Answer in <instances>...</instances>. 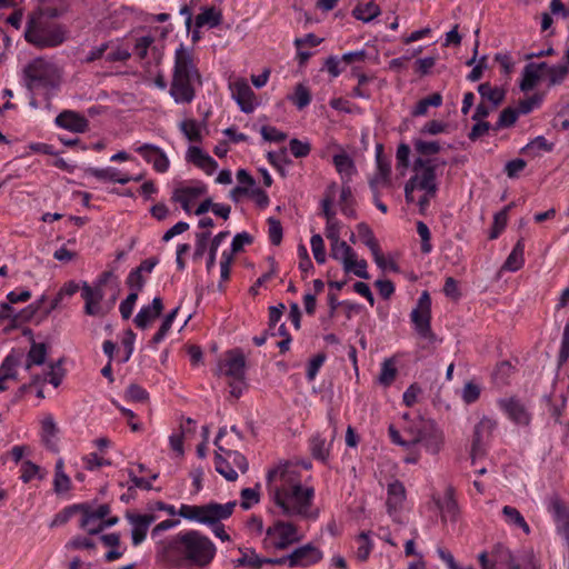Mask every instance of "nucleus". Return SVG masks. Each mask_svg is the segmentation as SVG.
I'll list each match as a JSON object with an SVG mask.
<instances>
[{
  "instance_id": "1",
  "label": "nucleus",
  "mask_w": 569,
  "mask_h": 569,
  "mask_svg": "<svg viewBox=\"0 0 569 569\" xmlns=\"http://www.w3.org/2000/svg\"><path fill=\"white\" fill-rule=\"evenodd\" d=\"M216 553V545L209 537L198 530H188L163 541L158 557L173 568L183 563L204 568L213 561Z\"/></svg>"
},
{
  "instance_id": "2",
  "label": "nucleus",
  "mask_w": 569,
  "mask_h": 569,
  "mask_svg": "<svg viewBox=\"0 0 569 569\" xmlns=\"http://www.w3.org/2000/svg\"><path fill=\"white\" fill-rule=\"evenodd\" d=\"M288 467V462H284L267 472V486L273 502L281 508L283 516H301L316 519L318 513L309 512L315 498V489L312 487H302L300 482L292 485L290 488L272 486L277 478L282 481L286 480Z\"/></svg>"
},
{
  "instance_id": "3",
  "label": "nucleus",
  "mask_w": 569,
  "mask_h": 569,
  "mask_svg": "<svg viewBox=\"0 0 569 569\" xmlns=\"http://www.w3.org/2000/svg\"><path fill=\"white\" fill-rule=\"evenodd\" d=\"M199 87H202V77L194 62L192 50L180 44L174 52L169 93L176 103L189 104L196 98L197 88Z\"/></svg>"
},
{
  "instance_id": "4",
  "label": "nucleus",
  "mask_w": 569,
  "mask_h": 569,
  "mask_svg": "<svg viewBox=\"0 0 569 569\" xmlns=\"http://www.w3.org/2000/svg\"><path fill=\"white\" fill-rule=\"evenodd\" d=\"M23 37L29 44L43 50L61 46L67 40L68 30L66 26L46 17L40 9L28 16Z\"/></svg>"
},
{
  "instance_id": "5",
  "label": "nucleus",
  "mask_w": 569,
  "mask_h": 569,
  "mask_svg": "<svg viewBox=\"0 0 569 569\" xmlns=\"http://www.w3.org/2000/svg\"><path fill=\"white\" fill-rule=\"evenodd\" d=\"M236 506V500L224 505L213 501L200 506L182 503L177 513L186 520L196 521L201 525H214L230 518Z\"/></svg>"
},
{
  "instance_id": "6",
  "label": "nucleus",
  "mask_w": 569,
  "mask_h": 569,
  "mask_svg": "<svg viewBox=\"0 0 569 569\" xmlns=\"http://www.w3.org/2000/svg\"><path fill=\"white\" fill-rule=\"evenodd\" d=\"M246 358H219L214 375L223 377L230 388V395L236 399L240 398L247 389Z\"/></svg>"
},
{
  "instance_id": "7",
  "label": "nucleus",
  "mask_w": 569,
  "mask_h": 569,
  "mask_svg": "<svg viewBox=\"0 0 569 569\" xmlns=\"http://www.w3.org/2000/svg\"><path fill=\"white\" fill-rule=\"evenodd\" d=\"M413 171L416 172L410 179H416L413 186L417 189L423 190L431 197H436L438 191L436 169L437 166L431 159L418 157L413 161Z\"/></svg>"
},
{
  "instance_id": "8",
  "label": "nucleus",
  "mask_w": 569,
  "mask_h": 569,
  "mask_svg": "<svg viewBox=\"0 0 569 569\" xmlns=\"http://www.w3.org/2000/svg\"><path fill=\"white\" fill-rule=\"evenodd\" d=\"M53 66L43 58H36L23 69L26 87L33 91L39 87H48L52 81Z\"/></svg>"
},
{
  "instance_id": "9",
  "label": "nucleus",
  "mask_w": 569,
  "mask_h": 569,
  "mask_svg": "<svg viewBox=\"0 0 569 569\" xmlns=\"http://www.w3.org/2000/svg\"><path fill=\"white\" fill-rule=\"evenodd\" d=\"M266 535L269 538L277 536V539L272 541V546L278 550H284L302 539L295 523L282 520H277L272 526L268 527Z\"/></svg>"
},
{
  "instance_id": "10",
  "label": "nucleus",
  "mask_w": 569,
  "mask_h": 569,
  "mask_svg": "<svg viewBox=\"0 0 569 569\" xmlns=\"http://www.w3.org/2000/svg\"><path fill=\"white\" fill-rule=\"evenodd\" d=\"M47 358H28L26 363L27 369H31L33 366H46L42 373L32 375V385H41L43 386L47 381H49L53 387H59L62 382L63 370L61 369V365L63 358H59L54 363H46Z\"/></svg>"
},
{
  "instance_id": "11",
  "label": "nucleus",
  "mask_w": 569,
  "mask_h": 569,
  "mask_svg": "<svg viewBox=\"0 0 569 569\" xmlns=\"http://www.w3.org/2000/svg\"><path fill=\"white\" fill-rule=\"evenodd\" d=\"M112 271H104L100 274L99 283L92 288L87 282H83L81 288V297L84 300V312L88 316H104L99 306L103 298L101 286L112 277Z\"/></svg>"
},
{
  "instance_id": "12",
  "label": "nucleus",
  "mask_w": 569,
  "mask_h": 569,
  "mask_svg": "<svg viewBox=\"0 0 569 569\" xmlns=\"http://www.w3.org/2000/svg\"><path fill=\"white\" fill-rule=\"evenodd\" d=\"M411 321L415 325L417 332L428 338L432 335L431 332V298L428 291H423L418 299L416 308L411 311Z\"/></svg>"
},
{
  "instance_id": "13",
  "label": "nucleus",
  "mask_w": 569,
  "mask_h": 569,
  "mask_svg": "<svg viewBox=\"0 0 569 569\" xmlns=\"http://www.w3.org/2000/svg\"><path fill=\"white\" fill-rule=\"evenodd\" d=\"M290 558V568L295 567H309L318 563L322 558V551L311 542L296 548L291 553L287 555Z\"/></svg>"
},
{
  "instance_id": "14",
  "label": "nucleus",
  "mask_w": 569,
  "mask_h": 569,
  "mask_svg": "<svg viewBox=\"0 0 569 569\" xmlns=\"http://www.w3.org/2000/svg\"><path fill=\"white\" fill-rule=\"evenodd\" d=\"M126 518L133 527L131 530L133 546H139L144 541L150 525L157 519L153 513L139 515L130 511H127Z\"/></svg>"
},
{
  "instance_id": "15",
  "label": "nucleus",
  "mask_w": 569,
  "mask_h": 569,
  "mask_svg": "<svg viewBox=\"0 0 569 569\" xmlns=\"http://www.w3.org/2000/svg\"><path fill=\"white\" fill-rule=\"evenodd\" d=\"M500 409L517 425L528 426L531 416L526 406L516 397L500 399L498 401Z\"/></svg>"
},
{
  "instance_id": "16",
  "label": "nucleus",
  "mask_w": 569,
  "mask_h": 569,
  "mask_svg": "<svg viewBox=\"0 0 569 569\" xmlns=\"http://www.w3.org/2000/svg\"><path fill=\"white\" fill-rule=\"evenodd\" d=\"M549 510L552 512L557 532L569 546V507L558 497L550 501Z\"/></svg>"
},
{
  "instance_id": "17",
  "label": "nucleus",
  "mask_w": 569,
  "mask_h": 569,
  "mask_svg": "<svg viewBox=\"0 0 569 569\" xmlns=\"http://www.w3.org/2000/svg\"><path fill=\"white\" fill-rule=\"evenodd\" d=\"M148 163H151L157 172L163 173L169 169V159L166 153L157 146L144 143L136 149Z\"/></svg>"
},
{
  "instance_id": "18",
  "label": "nucleus",
  "mask_w": 569,
  "mask_h": 569,
  "mask_svg": "<svg viewBox=\"0 0 569 569\" xmlns=\"http://www.w3.org/2000/svg\"><path fill=\"white\" fill-rule=\"evenodd\" d=\"M232 98L237 101L241 111L250 113L254 109V92L246 80L240 79L230 84Z\"/></svg>"
},
{
  "instance_id": "19",
  "label": "nucleus",
  "mask_w": 569,
  "mask_h": 569,
  "mask_svg": "<svg viewBox=\"0 0 569 569\" xmlns=\"http://www.w3.org/2000/svg\"><path fill=\"white\" fill-rule=\"evenodd\" d=\"M207 192V187L199 182L197 186L192 187H180L176 188L171 200L173 202H179L181 204V208L187 212H191V202L194 201L200 196L204 194Z\"/></svg>"
},
{
  "instance_id": "20",
  "label": "nucleus",
  "mask_w": 569,
  "mask_h": 569,
  "mask_svg": "<svg viewBox=\"0 0 569 569\" xmlns=\"http://www.w3.org/2000/svg\"><path fill=\"white\" fill-rule=\"evenodd\" d=\"M56 123L63 129L78 133L86 132L89 128L88 119L72 110L60 112L56 118Z\"/></svg>"
},
{
  "instance_id": "21",
  "label": "nucleus",
  "mask_w": 569,
  "mask_h": 569,
  "mask_svg": "<svg viewBox=\"0 0 569 569\" xmlns=\"http://www.w3.org/2000/svg\"><path fill=\"white\" fill-rule=\"evenodd\" d=\"M340 228L341 224L337 219L326 222L325 233L331 242L330 256L336 260L340 259L338 257V248L342 249V253L349 256L352 253V248L346 241L340 240Z\"/></svg>"
},
{
  "instance_id": "22",
  "label": "nucleus",
  "mask_w": 569,
  "mask_h": 569,
  "mask_svg": "<svg viewBox=\"0 0 569 569\" xmlns=\"http://www.w3.org/2000/svg\"><path fill=\"white\" fill-rule=\"evenodd\" d=\"M493 429V422L490 419L483 418L481 419L473 428L472 443H471V460L475 463L478 457H482L485 455L483 449V436L485 433L490 435Z\"/></svg>"
},
{
  "instance_id": "23",
  "label": "nucleus",
  "mask_w": 569,
  "mask_h": 569,
  "mask_svg": "<svg viewBox=\"0 0 569 569\" xmlns=\"http://www.w3.org/2000/svg\"><path fill=\"white\" fill-rule=\"evenodd\" d=\"M162 309V299L160 297H154L151 305L142 307L134 317L133 321L136 326L140 329H146L151 321L161 315Z\"/></svg>"
},
{
  "instance_id": "24",
  "label": "nucleus",
  "mask_w": 569,
  "mask_h": 569,
  "mask_svg": "<svg viewBox=\"0 0 569 569\" xmlns=\"http://www.w3.org/2000/svg\"><path fill=\"white\" fill-rule=\"evenodd\" d=\"M187 159L189 162L202 169L207 174H212L218 168L217 161L196 146L189 147Z\"/></svg>"
},
{
  "instance_id": "25",
  "label": "nucleus",
  "mask_w": 569,
  "mask_h": 569,
  "mask_svg": "<svg viewBox=\"0 0 569 569\" xmlns=\"http://www.w3.org/2000/svg\"><path fill=\"white\" fill-rule=\"evenodd\" d=\"M455 488L452 486H448L445 491L443 501L438 500L437 506L441 510V519L446 521L450 519L451 521H456L459 515V506L455 498Z\"/></svg>"
},
{
  "instance_id": "26",
  "label": "nucleus",
  "mask_w": 569,
  "mask_h": 569,
  "mask_svg": "<svg viewBox=\"0 0 569 569\" xmlns=\"http://www.w3.org/2000/svg\"><path fill=\"white\" fill-rule=\"evenodd\" d=\"M387 495V511L389 515H392L393 512L401 509L406 499V489L403 483L399 480H395L393 482L389 483Z\"/></svg>"
},
{
  "instance_id": "27",
  "label": "nucleus",
  "mask_w": 569,
  "mask_h": 569,
  "mask_svg": "<svg viewBox=\"0 0 569 569\" xmlns=\"http://www.w3.org/2000/svg\"><path fill=\"white\" fill-rule=\"evenodd\" d=\"M433 420L425 419L422 417H418L413 420L408 427L405 428L406 435L409 437V446H416L420 443L425 433L430 430V426Z\"/></svg>"
},
{
  "instance_id": "28",
  "label": "nucleus",
  "mask_w": 569,
  "mask_h": 569,
  "mask_svg": "<svg viewBox=\"0 0 569 569\" xmlns=\"http://www.w3.org/2000/svg\"><path fill=\"white\" fill-rule=\"evenodd\" d=\"M525 264V239L520 238L507 257L502 269L511 272L520 270Z\"/></svg>"
},
{
  "instance_id": "29",
  "label": "nucleus",
  "mask_w": 569,
  "mask_h": 569,
  "mask_svg": "<svg viewBox=\"0 0 569 569\" xmlns=\"http://www.w3.org/2000/svg\"><path fill=\"white\" fill-rule=\"evenodd\" d=\"M515 372L516 366L512 365L509 360H502L497 363L495 370L492 371L491 378L497 387L502 388L510 383V379Z\"/></svg>"
},
{
  "instance_id": "30",
  "label": "nucleus",
  "mask_w": 569,
  "mask_h": 569,
  "mask_svg": "<svg viewBox=\"0 0 569 569\" xmlns=\"http://www.w3.org/2000/svg\"><path fill=\"white\" fill-rule=\"evenodd\" d=\"M342 263L346 272H353L357 277L361 279H370V274L367 271V261L365 259L356 260V252L352 249V253L349 256L347 253H342Z\"/></svg>"
},
{
  "instance_id": "31",
  "label": "nucleus",
  "mask_w": 569,
  "mask_h": 569,
  "mask_svg": "<svg viewBox=\"0 0 569 569\" xmlns=\"http://www.w3.org/2000/svg\"><path fill=\"white\" fill-rule=\"evenodd\" d=\"M82 518L80 527L88 531L89 525L96 520H103L110 513V506L108 503L100 505L94 511L89 506L83 503L81 508Z\"/></svg>"
},
{
  "instance_id": "32",
  "label": "nucleus",
  "mask_w": 569,
  "mask_h": 569,
  "mask_svg": "<svg viewBox=\"0 0 569 569\" xmlns=\"http://www.w3.org/2000/svg\"><path fill=\"white\" fill-rule=\"evenodd\" d=\"M442 433L437 428L435 421H432L430 426V430H428L422 437L420 443L423 445L426 450L432 455H436L440 451L442 445Z\"/></svg>"
},
{
  "instance_id": "33",
  "label": "nucleus",
  "mask_w": 569,
  "mask_h": 569,
  "mask_svg": "<svg viewBox=\"0 0 569 569\" xmlns=\"http://www.w3.org/2000/svg\"><path fill=\"white\" fill-rule=\"evenodd\" d=\"M222 21L221 11L214 7L203 8L202 12L196 17L194 24L198 29L208 26L209 28L218 27Z\"/></svg>"
},
{
  "instance_id": "34",
  "label": "nucleus",
  "mask_w": 569,
  "mask_h": 569,
  "mask_svg": "<svg viewBox=\"0 0 569 569\" xmlns=\"http://www.w3.org/2000/svg\"><path fill=\"white\" fill-rule=\"evenodd\" d=\"M478 92L481 99H487L492 103L493 108L500 106L506 97V91L498 87H491L489 82H483L478 86Z\"/></svg>"
},
{
  "instance_id": "35",
  "label": "nucleus",
  "mask_w": 569,
  "mask_h": 569,
  "mask_svg": "<svg viewBox=\"0 0 569 569\" xmlns=\"http://www.w3.org/2000/svg\"><path fill=\"white\" fill-rule=\"evenodd\" d=\"M332 162L336 170L341 174L342 179L347 178V181H349L352 174L356 172L355 162L352 158L346 152L335 154Z\"/></svg>"
},
{
  "instance_id": "36",
  "label": "nucleus",
  "mask_w": 569,
  "mask_h": 569,
  "mask_svg": "<svg viewBox=\"0 0 569 569\" xmlns=\"http://www.w3.org/2000/svg\"><path fill=\"white\" fill-rule=\"evenodd\" d=\"M309 446L312 458L322 462L328 460L330 448L327 445L326 438L317 433L310 438Z\"/></svg>"
},
{
  "instance_id": "37",
  "label": "nucleus",
  "mask_w": 569,
  "mask_h": 569,
  "mask_svg": "<svg viewBox=\"0 0 569 569\" xmlns=\"http://www.w3.org/2000/svg\"><path fill=\"white\" fill-rule=\"evenodd\" d=\"M379 14L380 8L375 1H369L367 3H358L352 10V16L357 20H361L363 22H369Z\"/></svg>"
},
{
  "instance_id": "38",
  "label": "nucleus",
  "mask_w": 569,
  "mask_h": 569,
  "mask_svg": "<svg viewBox=\"0 0 569 569\" xmlns=\"http://www.w3.org/2000/svg\"><path fill=\"white\" fill-rule=\"evenodd\" d=\"M398 375V369L395 363V358H386L381 363L380 373L378 376V382L385 388L392 385Z\"/></svg>"
},
{
  "instance_id": "39",
  "label": "nucleus",
  "mask_w": 569,
  "mask_h": 569,
  "mask_svg": "<svg viewBox=\"0 0 569 569\" xmlns=\"http://www.w3.org/2000/svg\"><path fill=\"white\" fill-rule=\"evenodd\" d=\"M216 471L220 473L228 481H236L238 479L237 471L232 468L229 458L219 452L214 453Z\"/></svg>"
},
{
  "instance_id": "40",
  "label": "nucleus",
  "mask_w": 569,
  "mask_h": 569,
  "mask_svg": "<svg viewBox=\"0 0 569 569\" xmlns=\"http://www.w3.org/2000/svg\"><path fill=\"white\" fill-rule=\"evenodd\" d=\"M552 150L553 143L548 142L543 136H538L521 149V153L536 157L540 151L551 152Z\"/></svg>"
},
{
  "instance_id": "41",
  "label": "nucleus",
  "mask_w": 569,
  "mask_h": 569,
  "mask_svg": "<svg viewBox=\"0 0 569 569\" xmlns=\"http://www.w3.org/2000/svg\"><path fill=\"white\" fill-rule=\"evenodd\" d=\"M442 104V96L439 92H435L417 102L411 114L413 117L425 116L428 112L429 107L438 108Z\"/></svg>"
},
{
  "instance_id": "42",
  "label": "nucleus",
  "mask_w": 569,
  "mask_h": 569,
  "mask_svg": "<svg viewBox=\"0 0 569 569\" xmlns=\"http://www.w3.org/2000/svg\"><path fill=\"white\" fill-rule=\"evenodd\" d=\"M541 79V73H539L536 69H533L532 64L528 63L525 66L522 70V79L520 81V90L523 92L532 90L539 80Z\"/></svg>"
},
{
  "instance_id": "43",
  "label": "nucleus",
  "mask_w": 569,
  "mask_h": 569,
  "mask_svg": "<svg viewBox=\"0 0 569 569\" xmlns=\"http://www.w3.org/2000/svg\"><path fill=\"white\" fill-rule=\"evenodd\" d=\"M377 162V176L370 181V187L373 189L376 183L382 182L385 184L390 183L391 176V162L388 157L376 160Z\"/></svg>"
},
{
  "instance_id": "44",
  "label": "nucleus",
  "mask_w": 569,
  "mask_h": 569,
  "mask_svg": "<svg viewBox=\"0 0 569 569\" xmlns=\"http://www.w3.org/2000/svg\"><path fill=\"white\" fill-rule=\"evenodd\" d=\"M58 433V427L52 418V416H47L41 422V437L44 446L49 449L54 448V443L51 441V438L56 437Z\"/></svg>"
},
{
  "instance_id": "45",
  "label": "nucleus",
  "mask_w": 569,
  "mask_h": 569,
  "mask_svg": "<svg viewBox=\"0 0 569 569\" xmlns=\"http://www.w3.org/2000/svg\"><path fill=\"white\" fill-rule=\"evenodd\" d=\"M513 207V203L507 204L501 211L497 212L493 217V224L491 227L489 238L496 239L500 236L507 226L508 212Z\"/></svg>"
},
{
  "instance_id": "46",
  "label": "nucleus",
  "mask_w": 569,
  "mask_h": 569,
  "mask_svg": "<svg viewBox=\"0 0 569 569\" xmlns=\"http://www.w3.org/2000/svg\"><path fill=\"white\" fill-rule=\"evenodd\" d=\"M519 112L517 109L511 107L505 108L500 112L497 122L492 124V130L499 131L500 129L512 127L517 122Z\"/></svg>"
},
{
  "instance_id": "47",
  "label": "nucleus",
  "mask_w": 569,
  "mask_h": 569,
  "mask_svg": "<svg viewBox=\"0 0 569 569\" xmlns=\"http://www.w3.org/2000/svg\"><path fill=\"white\" fill-rule=\"evenodd\" d=\"M545 399L548 403L551 417H553L556 422L560 423V418L562 416V411L567 402L566 396L563 393H560L555 400L551 396H546Z\"/></svg>"
},
{
  "instance_id": "48",
  "label": "nucleus",
  "mask_w": 569,
  "mask_h": 569,
  "mask_svg": "<svg viewBox=\"0 0 569 569\" xmlns=\"http://www.w3.org/2000/svg\"><path fill=\"white\" fill-rule=\"evenodd\" d=\"M502 513L510 523L515 525L518 528H521L526 533L530 532L528 523L526 522L523 516L519 512L518 509L511 506H505L502 508Z\"/></svg>"
},
{
  "instance_id": "49",
  "label": "nucleus",
  "mask_w": 569,
  "mask_h": 569,
  "mask_svg": "<svg viewBox=\"0 0 569 569\" xmlns=\"http://www.w3.org/2000/svg\"><path fill=\"white\" fill-rule=\"evenodd\" d=\"M180 129L187 139L191 142H201L202 137L200 128L194 119H186L180 123Z\"/></svg>"
},
{
  "instance_id": "50",
  "label": "nucleus",
  "mask_w": 569,
  "mask_h": 569,
  "mask_svg": "<svg viewBox=\"0 0 569 569\" xmlns=\"http://www.w3.org/2000/svg\"><path fill=\"white\" fill-rule=\"evenodd\" d=\"M86 174L94 177L102 181L114 182L118 179V169L113 167L107 168H87L84 170Z\"/></svg>"
},
{
  "instance_id": "51",
  "label": "nucleus",
  "mask_w": 569,
  "mask_h": 569,
  "mask_svg": "<svg viewBox=\"0 0 569 569\" xmlns=\"http://www.w3.org/2000/svg\"><path fill=\"white\" fill-rule=\"evenodd\" d=\"M413 147L422 158L437 154L441 150L438 141H425L422 139H415Z\"/></svg>"
},
{
  "instance_id": "52",
  "label": "nucleus",
  "mask_w": 569,
  "mask_h": 569,
  "mask_svg": "<svg viewBox=\"0 0 569 569\" xmlns=\"http://www.w3.org/2000/svg\"><path fill=\"white\" fill-rule=\"evenodd\" d=\"M292 103L299 109L302 110L311 102V93L310 90L303 84L299 83L296 89L293 96L290 98Z\"/></svg>"
},
{
  "instance_id": "53",
  "label": "nucleus",
  "mask_w": 569,
  "mask_h": 569,
  "mask_svg": "<svg viewBox=\"0 0 569 569\" xmlns=\"http://www.w3.org/2000/svg\"><path fill=\"white\" fill-rule=\"evenodd\" d=\"M229 236V231H221L213 237L209 247V253L207 259V270L211 271V269L216 264V256L218 252L219 246L224 241V239Z\"/></svg>"
},
{
  "instance_id": "54",
  "label": "nucleus",
  "mask_w": 569,
  "mask_h": 569,
  "mask_svg": "<svg viewBox=\"0 0 569 569\" xmlns=\"http://www.w3.org/2000/svg\"><path fill=\"white\" fill-rule=\"evenodd\" d=\"M359 547L357 549V558L359 561H366L373 548V543L369 538V532L362 531L357 537Z\"/></svg>"
},
{
  "instance_id": "55",
  "label": "nucleus",
  "mask_w": 569,
  "mask_h": 569,
  "mask_svg": "<svg viewBox=\"0 0 569 569\" xmlns=\"http://www.w3.org/2000/svg\"><path fill=\"white\" fill-rule=\"evenodd\" d=\"M336 189V183H331L327 189V194L321 201V213L326 218V221L336 220V211L332 209L333 204V191Z\"/></svg>"
},
{
  "instance_id": "56",
  "label": "nucleus",
  "mask_w": 569,
  "mask_h": 569,
  "mask_svg": "<svg viewBox=\"0 0 569 569\" xmlns=\"http://www.w3.org/2000/svg\"><path fill=\"white\" fill-rule=\"evenodd\" d=\"M569 73V66L557 64L548 68L549 86L560 84Z\"/></svg>"
},
{
  "instance_id": "57",
  "label": "nucleus",
  "mask_w": 569,
  "mask_h": 569,
  "mask_svg": "<svg viewBox=\"0 0 569 569\" xmlns=\"http://www.w3.org/2000/svg\"><path fill=\"white\" fill-rule=\"evenodd\" d=\"M357 231L359 238L369 248V250H372L373 248L379 246V242L377 241L373 231L366 222H360L357 226Z\"/></svg>"
},
{
  "instance_id": "58",
  "label": "nucleus",
  "mask_w": 569,
  "mask_h": 569,
  "mask_svg": "<svg viewBox=\"0 0 569 569\" xmlns=\"http://www.w3.org/2000/svg\"><path fill=\"white\" fill-rule=\"evenodd\" d=\"M310 244L315 260L317 263L323 264L326 262V248L322 237L319 233L313 234Z\"/></svg>"
},
{
  "instance_id": "59",
  "label": "nucleus",
  "mask_w": 569,
  "mask_h": 569,
  "mask_svg": "<svg viewBox=\"0 0 569 569\" xmlns=\"http://www.w3.org/2000/svg\"><path fill=\"white\" fill-rule=\"evenodd\" d=\"M81 508H83V503L66 507L54 516L51 527L67 523L76 512L81 511Z\"/></svg>"
},
{
  "instance_id": "60",
  "label": "nucleus",
  "mask_w": 569,
  "mask_h": 569,
  "mask_svg": "<svg viewBox=\"0 0 569 569\" xmlns=\"http://www.w3.org/2000/svg\"><path fill=\"white\" fill-rule=\"evenodd\" d=\"M267 222L269 226L268 233H269L270 242L274 246H279L281 243L282 237H283V230H282L280 220H278L273 217H270V218H268Z\"/></svg>"
},
{
  "instance_id": "61",
  "label": "nucleus",
  "mask_w": 569,
  "mask_h": 569,
  "mask_svg": "<svg viewBox=\"0 0 569 569\" xmlns=\"http://www.w3.org/2000/svg\"><path fill=\"white\" fill-rule=\"evenodd\" d=\"M417 232L419 237L421 238V252L427 254L430 253L432 250V244L430 242L431 240V232L429 227L423 221L417 222Z\"/></svg>"
},
{
  "instance_id": "62",
  "label": "nucleus",
  "mask_w": 569,
  "mask_h": 569,
  "mask_svg": "<svg viewBox=\"0 0 569 569\" xmlns=\"http://www.w3.org/2000/svg\"><path fill=\"white\" fill-rule=\"evenodd\" d=\"M542 102V96L539 93H535L533 96L522 99L519 101L517 110L519 114H528L535 108H538Z\"/></svg>"
},
{
  "instance_id": "63",
  "label": "nucleus",
  "mask_w": 569,
  "mask_h": 569,
  "mask_svg": "<svg viewBox=\"0 0 569 569\" xmlns=\"http://www.w3.org/2000/svg\"><path fill=\"white\" fill-rule=\"evenodd\" d=\"M241 502L240 506L243 510H249L253 505L260 500V495L256 489L243 488L240 492Z\"/></svg>"
},
{
  "instance_id": "64",
  "label": "nucleus",
  "mask_w": 569,
  "mask_h": 569,
  "mask_svg": "<svg viewBox=\"0 0 569 569\" xmlns=\"http://www.w3.org/2000/svg\"><path fill=\"white\" fill-rule=\"evenodd\" d=\"M289 148L296 158H306L311 151V144L308 141H301L297 138L290 140Z\"/></svg>"
}]
</instances>
